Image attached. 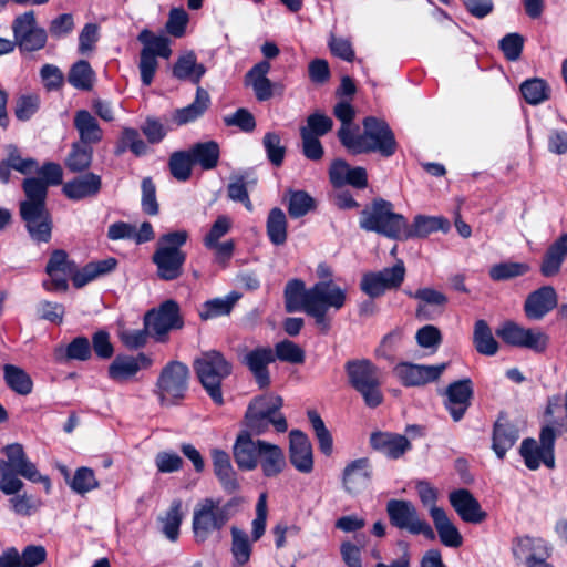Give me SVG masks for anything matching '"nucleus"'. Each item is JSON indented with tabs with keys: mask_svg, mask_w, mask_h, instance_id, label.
Masks as SVG:
<instances>
[{
	"mask_svg": "<svg viewBox=\"0 0 567 567\" xmlns=\"http://www.w3.org/2000/svg\"><path fill=\"white\" fill-rule=\"evenodd\" d=\"M363 132L350 136L346 130L338 131L341 144L352 154L379 153L390 157L396 152V141L389 124L381 118L367 116Z\"/></svg>",
	"mask_w": 567,
	"mask_h": 567,
	"instance_id": "1",
	"label": "nucleus"
},
{
	"mask_svg": "<svg viewBox=\"0 0 567 567\" xmlns=\"http://www.w3.org/2000/svg\"><path fill=\"white\" fill-rule=\"evenodd\" d=\"M7 460H0V491L6 495H13L21 491L23 482L18 475L33 482H41L49 493L51 483L48 476H42L34 463L24 453L23 446L19 443L4 447Z\"/></svg>",
	"mask_w": 567,
	"mask_h": 567,
	"instance_id": "2",
	"label": "nucleus"
},
{
	"mask_svg": "<svg viewBox=\"0 0 567 567\" xmlns=\"http://www.w3.org/2000/svg\"><path fill=\"white\" fill-rule=\"evenodd\" d=\"M346 290L337 286L332 280H320L308 288L306 313L313 318L316 326L322 333L331 329L330 309L340 310L346 305Z\"/></svg>",
	"mask_w": 567,
	"mask_h": 567,
	"instance_id": "3",
	"label": "nucleus"
},
{
	"mask_svg": "<svg viewBox=\"0 0 567 567\" xmlns=\"http://www.w3.org/2000/svg\"><path fill=\"white\" fill-rule=\"evenodd\" d=\"M188 239L186 230L164 234L157 241L152 261L156 266V275L164 281H173L183 275L186 254L181 249Z\"/></svg>",
	"mask_w": 567,
	"mask_h": 567,
	"instance_id": "4",
	"label": "nucleus"
},
{
	"mask_svg": "<svg viewBox=\"0 0 567 567\" xmlns=\"http://www.w3.org/2000/svg\"><path fill=\"white\" fill-rule=\"evenodd\" d=\"M359 226L365 231L377 233L390 239L403 240L405 217L394 212L391 202L375 198L360 213Z\"/></svg>",
	"mask_w": 567,
	"mask_h": 567,
	"instance_id": "5",
	"label": "nucleus"
},
{
	"mask_svg": "<svg viewBox=\"0 0 567 567\" xmlns=\"http://www.w3.org/2000/svg\"><path fill=\"white\" fill-rule=\"evenodd\" d=\"M348 384L363 399L364 404L375 409L383 402L381 372L369 359H352L346 362Z\"/></svg>",
	"mask_w": 567,
	"mask_h": 567,
	"instance_id": "6",
	"label": "nucleus"
},
{
	"mask_svg": "<svg viewBox=\"0 0 567 567\" xmlns=\"http://www.w3.org/2000/svg\"><path fill=\"white\" fill-rule=\"evenodd\" d=\"M194 371L210 396L217 405L224 404L221 383L233 372V364L216 350L203 352L193 363Z\"/></svg>",
	"mask_w": 567,
	"mask_h": 567,
	"instance_id": "7",
	"label": "nucleus"
},
{
	"mask_svg": "<svg viewBox=\"0 0 567 567\" xmlns=\"http://www.w3.org/2000/svg\"><path fill=\"white\" fill-rule=\"evenodd\" d=\"M237 505L236 499L221 504L220 499L205 498L196 505L193 513V532L204 542L215 532L220 530L230 519V509Z\"/></svg>",
	"mask_w": 567,
	"mask_h": 567,
	"instance_id": "8",
	"label": "nucleus"
},
{
	"mask_svg": "<svg viewBox=\"0 0 567 567\" xmlns=\"http://www.w3.org/2000/svg\"><path fill=\"white\" fill-rule=\"evenodd\" d=\"M189 369L181 361H169L161 371L155 394L162 405H174L182 401L188 390Z\"/></svg>",
	"mask_w": 567,
	"mask_h": 567,
	"instance_id": "9",
	"label": "nucleus"
},
{
	"mask_svg": "<svg viewBox=\"0 0 567 567\" xmlns=\"http://www.w3.org/2000/svg\"><path fill=\"white\" fill-rule=\"evenodd\" d=\"M386 513L391 525L399 529H405L413 535H423L426 539L434 540L435 533L430 524L419 517L416 507L404 499H390L386 503Z\"/></svg>",
	"mask_w": 567,
	"mask_h": 567,
	"instance_id": "10",
	"label": "nucleus"
},
{
	"mask_svg": "<svg viewBox=\"0 0 567 567\" xmlns=\"http://www.w3.org/2000/svg\"><path fill=\"white\" fill-rule=\"evenodd\" d=\"M144 326L158 342H165L171 330L181 329L184 324L179 306L175 300L168 299L157 308L144 315Z\"/></svg>",
	"mask_w": 567,
	"mask_h": 567,
	"instance_id": "11",
	"label": "nucleus"
},
{
	"mask_svg": "<svg viewBox=\"0 0 567 567\" xmlns=\"http://www.w3.org/2000/svg\"><path fill=\"white\" fill-rule=\"evenodd\" d=\"M540 444L538 445L534 439H525L519 449V453L524 458L527 468L535 471L544 463L548 468L555 467L554 447L556 441L555 430L546 425L539 434Z\"/></svg>",
	"mask_w": 567,
	"mask_h": 567,
	"instance_id": "12",
	"label": "nucleus"
},
{
	"mask_svg": "<svg viewBox=\"0 0 567 567\" xmlns=\"http://www.w3.org/2000/svg\"><path fill=\"white\" fill-rule=\"evenodd\" d=\"M405 272L404 262L398 260L392 267L364 274L360 289L372 299L379 298L389 290L399 289L404 281Z\"/></svg>",
	"mask_w": 567,
	"mask_h": 567,
	"instance_id": "13",
	"label": "nucleus"
},
{
	"mask_svg": "<svg viewBox=\"0 0 567 567\" xmlns=\"http://www.w3.org/2000/svg\"><path fill=\"white\" fill-rule=\"evenodd\" d=\"M496 334L506 344L526 348L536 353L545 352L549 341V337L539 329L524 328L513 321L504 322L496 330Z\"/></svg>",
	"mask_w": 567,
	"mask_h": 567,
	"instance_id": "14",
	"label": "nucleus"
},
{
	"mask_svg": "<svg viewBox=\"0 0 567 567\" xmlns=\"http://www.w3.org/2000/svg\"><path fill=\"white\" fill-rule=\"evenodd\" d=\"M14 43L21 51L33 52L44 48L48 39L47 31L37 27L33 11L18 16L12 23Z\"/></svg>",
	"mask_w": 567,
	"mask_h": 567,
	"instance_id": "15",
	"label": "nucleus"
},
{
	"mask_svg": "<svg viewBox=\"0 0 567 567\" xmlns=\"http://www.w3.org/2000/svg\"><path fill=\"white\" fill-rule=\"evenodd\" d=\"M74 271L75 262L69 259L66 251L63 249H55L52 251L45 267V272L51 279L49 281H44L43 287L48 291H66L69 288L68 277L71 278V275Z\"/></svg>",
	"mask_w": 567,
	"mask_h": 567,
	"instance_id": "16",
	"label": "nucleus"
},
{
	"mask_svg": "<svg viewBox=\"0 0 567 567\" xmlns=\"http://www.w3.org/2000/svg\"><path fill=\"white\" fill-rule=\"evenodd\" d=\"M473 395V382L470 378L454 381L447 385L445 389L446 400L444 406L455 422L463 419L471 405Z\"/></svg>",
	"mask_w": 567,
	"mask_h": 567,
	"instance_id": "17",
	"label": "nucleus"
},
{
	"mask_svg": "<svg viewBox=\"0 0 567 567\" xmlns=\"http://www.w3.org/2000/svg\"><path fill=\"white\" fill-rule=\"evenodd\" d=\"M446 367V363L424 365L401 362L395 367L394 372L404 386H421L439 380Z\"/></svg>",
	"mask_w": 567,
	"mask_h": 567,
	"instance_id": "18",
	"label": "nucleus"
},
{
	"mask_svg": "<svg viewBox=\"0 0 567 567\" xmlns=\"http://www.w3.org/2000/svg\"><path fill=\"white\" fill-rule=\"evenodd\" d=\"M275 361L276 355L269 347H257L241 358V363L250 371L259 389H267L270 385L268 365Z\"/></svg>",
	"mask_w": 567,
	"mask_h": 567,
	"instance_id": "19",
	"label": "nucleus"
},
{
	"mask_svg": "<svg viewBox=\"0 0 567 567\" xmlns=\"http://www.w3.org/2000/svg\"><path fill=\"white\" fill-rule=\"evenodd\" d=\"M512 553L518 563L527 567L539 559L549 558L551 548L542 538L520 536L513 539Z\"/></svg>",
	"mask_w": 567,
	"mask_h": 567,
	"instance_id": "20",
	"label": "nucleus"
},
{
	"mask_svg": "<svg viewBox=\"0 0 567 567\" xmlns=\"http://www.w3.org/2000/svg\"><path fill=\"white\" fill-rule=\"evenodd\" d=\"M558 305V295L553 286H543L532 291L525 302L524 312L530 320H542Z\"/></svg>",
	"mask_w": 567,
	"mask_h": 567,
	"instance_id": "21",
	"label": "nucleus"
},
{
	"mask_svg": "<svg viewBox=\"0 0 567 567\" xmlns=\"http://www.w3.org/2000/svg\"><path fill=\"white\" fill-rule=\"evenodd\" d=\"M411 298L419 300L415 317L420 320H432L435 315H442L449 298L433 288H420L415 292L406 291Z\"/></svg>",
	"mask_w": 567,
	"mask_h": 567,
	"instance_id": "22",
	"label": "nucleus"
},
{
	"mask_svg": "<svg viewBox=\"0 0 567 567\" xmlns=\"http://www.w3.org/2000/svg\"><path fill=\"white\" fill-rule=\"evenodd\" d=\"M451 506L465 523L480 524L487 517L478 501L466 488L453 491L449 495Z\"/></svg>",
	"mask_w": 567,
	"mask_h": 567,
	"instance_id": "23",
	"label": "nucleus"
},
{
	"mask_svg": "<svg viewBox=\"0 0 567 567\" xmlns=\"http://www.w3.org/2000/svg\"><path fill=\"white\" fill-rule=\"evenodd\" d=\"M153 361L145 353L141 352L135 357L117 355L109 365V377L118 383L126 382L135 377L141 369H147Z\"/></svg>",
	"mask_w": 567,
	"mask_h": 567,
	"instance_id": "24",
	"label": "nucleus"
},
{
	"mask_svg": "<svg viewBox=\"0 0 567 567\" xmlns=\"http://www.w3.org/2000/svg\"><path fill=\"white\" fill-rule=\"evenodd\" d=\"M20 216L32 240L48 243L51 239L52 218L47 207L20 209Z\"/></svg>",
	"mask_w": 567,
	"mask_h": 567,
	"instance_id": "25",
	"label": "nucleus"
},
{
	"mask_svg": "<svg viewBox=\"0 0 567 567\" xmlns=\"http://www.w3.org/2000/svg\"><path fill=\"white\" fill-rule=\"evenodd\" d=\"M264 442L261 440L254 441L251 433L248 431H243L238 434L233 447L234 458L238 468L252 471L257 467Z\"/></svg>",
	"mask_w": 567,
	"mask_h": 567,
	"instance_id": "26",
	"label": "nucleus"
},
{
	"mask_svg": "<svg viewBox=\"0 0 567 567\" xmlns=\"http://www.w3.org/2000/svg\"><path fill=\"white\" fill-rule=\"evenodd\" d=\"M372 478V466L367 457L358 458L349 463L342 475L344 489L350 494H359L365 489Z\"/></svg>",
	"mask_w": 567,
	"mask_h": 567,
	"instance_id": "27",
	"label": "nucleus"
},
{
	"mask_svg": "<svg viewBox=\"0 0 567 567\" xmlns=\"http://www.w3.org/2000/svg\"><path fill=\"white\" fill-rule=\"evenodd\" d=\"M289 436V458L291 464L301 473H310L313 470V457L312 446L308 436L299 430H292Z\"/></svg>",
	"mask_w": 567,
	"mask_h": 567,
	"instance_id": "28",
	"label": "nucleus"
},
{
	"mask_svg": "<svg viewBox=\"0 0 567 567\" xmlns=\"http://www.w3.org/2000/svg\"><path fill=\"white\" fill-rule=\"evenodd\" d=\"M102 189V177L95 173L86 172L66 183L62 187L63 194L71 200H82L96 197Z\"/></svg>",
	"mask_w": 567,
	"mask_h": 567,
	"instance_id": "29",
	"label": "nucleus"
},
{
	"mask_svg": "<svg viewBox=\"0 0 567 567\" xmlns=\"http://www.w3.org/2000/svg\"><path fill=\"white\" fill-rule=\"evenodd\" d=\"M329 177L334 187L350 185L362 189L368 185V174L365 168L360 166L351 167L343 159H337L332 163L329 171Z\"/></svg>",
	"mask_w": 567,
	"mask_h": 567,
	"instance_id": "30",
	"label": "nucleus"
},
{
	"mask_svg": "<svg viewBox=\"0 0 567 567\" xmlns=\"http://www.w3.org/2000/svg\"><path fill=\"white\" fill-rule=\"evenodd\" d=\"M45 558L47 550L41 545H29L21 554L16 547H9L0 555V567H37Z\"/></svg>",
	"mask_w": 567,
	"mask_h": 567,
	"instance_id": "31",
	"label": "nucleus"
},
{
	"mask_svg": "<svg viewBox=\"0 0 567 567\" xmlns=\"http://www.w3.org/2000/svg\"><path fill=\"white\" fill-rule=\"evenodd\" d=\"M370 445L373 450L396 460L411 450V442L401 434L377 431L370 435Z\"/></svg>",
	"mask_w": 567,
	"mask_h": 567,
	"instance_id": "32",
	"label": "nucleus"
},
{
	"mask_svg": "<svg viewBox=\"0 0 567 567\" xmlns=\"http://www.w3.org/2000/svg\"><path fill=\"white\" fill-rule=\"evenodd\" d=\"M518 440V430L503 414H501L493 427L492 449L498 458L503 460L506 452Z\"/></svg>",
	"mask_w": 567,
	"mask_h": 567,
	"instance_id": "33",
	"label": "nucleus"
},
{
	"mask_svg": "<svg viewBox=\"0 0 567 567\" xmlns=\"http://www.w3.org/2000/svg\"><path fill=\"white\" fill-rule=\"evenodd\" d=\"M449 229L450 221L442 216L417 215L414 217L412 225H409L408 220L405 219L403 240L415 237H426L427 235L437 230L447 233Z\"/></svg>",
	"mask_w": 567,
	"mask_h": 567,
	"instance_id": "34",
	"label": "nucleus"
},
{
	"mask_svg": "<svg viewBox=\"0 0 567 567\" xmlns=\"http://www.w3.org/2000/svg\"><path fill=\"white\" fill-rule=\"evenodd\" d=\"M245 424L249 430L248 432L256 435L267 432L270 425L279 433H284L288 429L284 414L270 415L248 408L245 414Z\"/></svg>",
	"mask_w": 567,
	"mask_h": 567,
	"instance_id": "35",
	"label": "nucleus"
},
{
	"mask_svg": "<svg viewBox=\"0 0 567 567\" xmlns=\"http://www.w3.org/2000/svg\"><path fill=\"white\" fill-rule=\"evenodd\" d=\"M567 258V233H563L544 254L540 264V274L546 277L556 276Z\"/></svg>",
	"mask_w": 567,
	"mask_h": 567,
	"instance_id": "36",
	"label": "nucleus"
},
{
	"mask_svg": "<svg viewBox=\"0 0 567 567\" xmlns=\"http://www.w3.org/2000/svg\"><path fill=\"white\" fill-rule=\"evenodd\" d=\"M209 105L208 92L202 86H197L194 102L185 107L176 109L172 114V120L177 126L186 125L202 117Z\"/></svg>",
	"mask_w": 567,
	"mask_h": 567,
	"instance_id": "37",
	"label": "nucleus"
},
{
	"mask_svg": "<svg viewBox=\"0 0 567 567\" xmlns=\"http://www.w3.org/2000/svg\"><path fill=\"white\" fill-rule=\"evenodd\" d=\"M430 516L443 545L452 548H457L462 545V535L442 507L432 506L430 508Z\"/></svg>",
	"mask_w": 567,
	"mask_h": 567,
	"instance_id": "38",
	"label": "nucleus"
},
{
	"mask_svg": "<svg viewBox=\"0 0 567 567\" xmlns=\"http://www.w3.org/2000/svg\"><path fill=\"white\" fill-rule=\"evenodd\" d=\"M116 266L117 260L114 257H109L99 261H91L82 269H79L75 265V271L71 275L73 286L75 288H82L97 277L112 272Z\"/></svg>",
	"mask_w": 567,
	"mask_h": 567,
	"instance_id": "39",
	"label": "nucleus"
},
{
	"mask_svg": "<svg viewBox=\"0 0 567 567\" xmlns=\"http://www.w3.org/2000/svg\"><path fill=\"white\" fill-rule=\"evenodd\" d=\"M74 127L79 133L80 141L85 145L92 146L103 138V131L97 120L86 110H80L74 115Z\"/></svg>",
	"mask_w": 567,
	"mask_h": 567,
	"instance_id": "40",
	"label": "nucleus"
},
{
	"mask_svg": "<svg viewBox=\"0 0 567 567\" xmlns=\"http://www.w3.org/2000/svg\"><path fill=\"white\" fill-rule=\"evenodd\" d=\"M214 473L221 484L224 491L234 493L239 488L236 473L230 463L228 453L223 450L215 449L212 451Z\"/></svg>",
	"mask_w": 567,
	"mask_h": 567,
	"instance_id": "41",
	"label": "nucleus"
},
{
	"mask_svg": "<svg viewBox=\"0 0 567 567\" xmlns=\"http://www.w3.org/2000/svg\"><path fill=\"white\" fill-rule=\"evenodd\" d=\"M188 152L195 166L203 171H212L218 166L220 158V147L216 141L198 142L193 144Z\"/></svg>",
	"mask_w": 567,
	"mask_h": 567,
	"instance_id": "42",
	"label": "nucleus"
},
{
	"mask_svg": "<svg viewBox=\"0 0 567 567\" xmlns=\"http://www.w3.org/2000/svg\"><path fill=\"white\" fill-rule=\"evenodd\" d=\"M268 61H260L255 64L246 74V82L252 86L258 101H267L272 97V83L267 78L270 71Z\"/></svg>",
	"mask_w": 567,
	"mask_h": 567,
	"instance_id": "43",
	"label": "nucleus"
},
{
	"mask_svg": "<svg viewBox=\"0 0 567 567\" xmlns=\"http://www.w3.org/2000/svg\"><path fill=\"white\" fill-rule=\"evenodd\" d=\"M172 72L174 78L182 81L188 80L198 85L206 73V68L204 64L197 63L196 54L189 51L177 59Z\"/></svg>",
	"mask_w": 567,
	"mask_h": 567,
	"instance_id": "44",
	"label": "nucleus"
},
{
	"mask_svg": "<svg viewBox=\"0 0 567 567\" xmlns=\"http://www.w3.org/2000/svg\"><path fill=\"white\" fill-rule=\"evenodd\" d=\"M258 461L266 477L279 475L286 466L284 451L278 445L266 441L261 444Z\"/></svg>",
	"mask_w": 567,
	"mask_h": 567,
	"instance_id": "45",
	"label": "nucleus"
},
{
	"mask_svg": "<svg viewBox=\"0 0 567 567\" xmlns=\"http://www.w3.org/2000/svg\"><path fill=\"white\" fill-rule=\"evenodd\" d=\"M25 200L20 203V209L47 207L48 186L42 179L28 177L22 183Z\"/></svg>",
	"mask_w": 567,
	"mask_h": 567,
	"instance_id": "46",
	"label": "nucleus"
},
{
	"mask_svg": "<svg viewBox=\"0 0 567 567\" xmlns=\"http://www.w3.org/2000/svg\"><path fill=\"white\" fill-rule=\"evenodd\" d=\"M285 309L288 313L303 311L306 313L308 289L301 279L295 278L286 284L284 290Z\"/></svg>",
	"mask_w": 567,
	"mask_h": 567,
	"instance_id": "47",
	"label": "nucleus"
},
{
	"mask_svg": "<svg viewBox=\"0 0 567 567\" xmlns=\"http://www.w3.org/2000/svg\"><path fill=\"white\" fill-rule=\"evenodd\" d=\"M230 551L234 558L233 567H244L250 560L252 554V542L249 539V536L245 530L236 526L230 528Z\"/></svg>",
	"mask_w": 567,
	"mask_h": 567,
	"instance_id": "48",
	"label": "nucleus"
},
{
	"mask_svg": "<svg viewBox=\"0 0 567 567\" xmlns=\"http://www.w3.org/2000/svg\"><path fill=\"white\" fill-rule=\"evenodd\" d=\"M92 161L93 147L83 143L74 142L71 145V150L64 164L71 173H83L91 167Z\"/></svg>",
	"mask_w": 567,
	"mask_h": 567,
	"instance_id": "49",
	"label": "nucleus"
},
{
	"mask_svg": "<svg viewBox=\"0 0 567 567\" xmlns=\"http://www.w3.org/2000/svg\"><path fill=\"white\" fill-rule=\"evenodd\" d=\"M287 227L288 221L284 210L279 207L270 209L267 217L266 230L271 244L281 246L287 241Z\"/></svg>",
	"mask_w": 567,
	"mask_h": 567,
	"instance_id": "50",
	"label": "nucleus"
},
{
	"mask_svg": "<svg viewBox=\"0 0 567 567\" xmlns=\"http://www.w3.org/2000/svg\"><path fill=\"white\" fill-rule=\"evenodd\" d=\"M6 384L20 395H28L32 392L33 382L31 377L21 368L13 364L3 367Z\"/></svg>",
	"mask_w": 567,
	"mask_h": 567,
	"instance_id": "51",
	"label": "nucleus"
},
{
	"mask_svg": "<svg viewBox=\"0 0 567 567\" xmlns=\"http://www.w3.org/2000/svg\"><path fill=\"white\" fill-rule=\"evenodd\" d=\"M92 355L91 343L86 337L74 338L65 348L55 349V358L59 361L78 360L87 361Z\"/></svg>",
	"mask_w": 567,
	"mask_h": 567,
	"instance_id": "52",
	"label": "nucleus"
},
{
	"mask_svg": "<svg viewBox=\"0 0 567 567\" xmlns=\"http://www.w3.org/2000/svg\"><path fill=\"white\" fill-rule=\"evenodd\" d=\"M473 342L478 353L494 355L498 351V342L494 339L491 328L483 319L474 326Z\"/></svg>",
	"mask_w": 567,
	"mask_h": 567,
	"instance_id": "53",
	"label": "nucleus"
},
{
	"mask_svg": "<svg viewBox=\"0 0 567 567\" xmlns=\"http://www.w3.org/2000/svg\"><path fill=\"white\" fill-rule=\"evenodd\" d=\"M137 40L143 44L142 50H147L152 56L168 59L172 54L171 40L164 35H155L152 31L144 29L140 32Z\"/></svg>",
	"mask_w": 567,
	"mask_h": 567,
	"instance_id": "54",
	"label": "nucleus"
},
{
	"mask_svg": "<svg viewBox=\"0 0 567 567\" xmlns=\"http://www.w3.org/2000/svg\"><path fill=\"white\" fill-rule=\"evenodd\" d=\"M95 73L85 60L75 62L68 74V82L75 89L90 91L93 87Z\"/></svg>",
	"mask_w": 567,
	"mask_h": 567,
	"instance_id": "55",
	"label": "nucleus"
},
{
	"mask_svg": "<svg viewBox=\"0 0 567 567\" xmlns=\"http://www.w3.org/2000/svg\"><path fill=\"white\" fill-rule=\"evenodd\" d=\"M162 523V533L171 542H176L179 536V527L183 520L182 501L174 499L163 517L159 518Z\"/></svg>",
	"mask_w": 567,
	"mask_h": 567,
	"instance_id": "56",
	"label": "nucleus"
},
{
	"mask_svg": "<svg viewBox=\"0 0 567 567\" xmlns=\"http://www.w3.org/2000/svg\"><path fill=\"white\" fill-rule=\"evenodd\" d=\"M193 166L195 165L188 150L176 151L169 156V172L172 176L179 182H186L190 178Z\"/></svg>",
	"mask_w": 567,
	"mask_h": 567,
	"instance_id": "57",
	"label": "nucleus"
},
{
	"mask_svg": "<svg viewBox=\"0 0 567 567\" xmlns=\"http://www.w3.org/2000/svg\"><path fill=\"white\" fill-rule=\"evenodd\" d=\"M520 92L528 104L537 105L549 99L550 89L545 80L534 78L520 84Z\"/></svg>",
	"mask_w": 567,
	"mask_h": 567,
	"instance_id": "58",
	"label": "nucleus"
},
{
	"mask_svg": "<svg viewBox=\"0 0 567 567\" xmlns=\"http://www.w3.org/2000/svg\"><path fill=\"white\" fill-rule=\"evenodd\" d=\"M238 298V295H228L225 298H215L212 300H207L203 305V310L199 313L200 318L203 320H208L220 316L229 315Z\"/></svg>",
	"mask_w": 567,
	"mask_h": 567,
	"instance_id": "59",
	"label": "nucleus"
},
{
	"mask_svg": "<svg viewBox=\"0 0 567 567\" xmlns=\"http://www.w3.org/2000/svg\"><path fill=\"white\" fill-rule=\"evenodd\" d=\"M127 148L136 156L145 155L147 152V145L141 138L138 131L135 128L125 127L122 131V135L116 146L115 154L121 155Z\"/></svg>",
	"mask_w": 567,
	"mask_h": 567,
	"instance_id": "60",
	"label": "nucleus"
},
{
	"mask_svg": "<svg viewBox=\"0 0 567 567\" xmlns=\"http://www.w3.org/2000/svg\"><path fill=\"white\" fill-rule=\"evenodd\" d=\"M529 269V265L525 262H499L489 268V277L494 281H504L524 276Z\"/></svg>",
	"mask_w": 567,
	"mask_h": 567,
	"instance_id": "61",
	"label": "nucleus"
},
{
	"mask_svg": "<svg viewBox=\"0 0 567 567\" xmlns=\"http://www.w3.org/2000/svg\"><path fill=\"white\" fill-rule=\"evenodd\" d=\"M307 415L315 431L320 451L327 456L331 455L333 440L331 433L326 427L323 420L315 410L308 411Z\"/></svg>",
	"mask_w": 567,
	"mask_h": 567,
	"instance_id": "62",
	"label": "nucleus"
},
{
	"mask_svg": "<svg viewBox=\"0 0 567 567\" xmlns=\"http://www.w3.org/2000/svg\"><path fill=\"white\" fill-rule=\"evenodd\" d=\"M262 146L268 161L276 167H280L286 156V146L281 143L280 134L267 132L262 137Z\"/></svg>",
	"mask_w": 567,
	"mask_h": 567,
	"instance_id": "63",
	"label": "nucleus"
},
{
	"mask_svg": "<svg viewBox=\"0 0 567 567\" xmlns=\"http://www.w3.org/2000/svg\"><path fill=\"white\" fill-rule=\"evenodd\" d=\"M288 213L292 218H300L315 209V199L305 190L289 193Z\"/></svg>",
	"mask_w": 567,
	"mask_h": 567,
	"instance_id": "64",
	"label": "nucleus"
}]
</instances>
